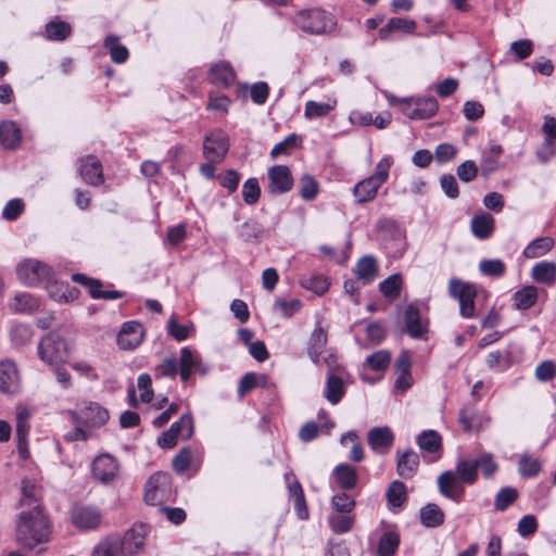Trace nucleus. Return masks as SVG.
<instances>
[{
    "instance_id": "f257e3e1",
    "label": "nucleus",
    "mask_w": 556,
    "mask_h": 556,
    "mask_svg": "<svg viewBox=\"0 0 556 556\" xmlns=\"http://www.w3.org/2000/svg\"><path fill=\"white\" fill-rule=\"evenodd\" d=\"M51 533L50 522L40 504L20 513L16 525V540L27 548L49 541Z\"/></svg>"
},
{
    "instance_id": "f03ea898",
    "label": "nucleus",
    "mask_w": 556,
    "mask_h": 556,
    "mask_svg": "<svg viewBox=\"0 0 556 556\" xmlns=\"http://www.w3.org/2000/svg\"><path fill=\"white\" fill-rule=\"evenodd\" d=\"M295 25L304 33L324 35L332 33L337 26L336 17L321 9H305L296 13Z\"/></svg>"
},
{
    "instance_id": "7ed1b4c3",
    "label": "nucleus",
    "mask_w": 556,
    "mask_h": 556,
    "mask_svg": "<svg viewBox=\"0 0 556 556\" xmlns=\"http://www.w3.org/2000/svg\"><path fill=\"white\" fill-rule=\"evenodd\" d=\"M37 350L39 358L50 366L63 364L68 358L66 341L55 331L46 334L38 343Z\"/></svg>"
},
{
    "instance_id": "20e7f679",
    "label": "nucleus",
    "mask_w": 556,
    "mask_h": 556,
    "mask_svg": "<svg viewBox=\"0 0 556 556\" xmlns=\"http://www.w3.org/2000/svg\"><path fill=\"white\" fill-rule=\"evenodd\" d=\"M174 493L170 475L159 471L152 475L146 483L144 501L149 505H162L173 500Z\"/></svg>"
},
{
    "instance_id": "39448f33",
    "label": "nucleus",
    "mask_w": 556,
    "mask_h": 556,
    "mask_svg": "<svg viewBox=\"0 0 556 556\" xmlns=\"http://www.w3.org/2000/svg\"><path fill=\"white\" fill-rule=\"evenodd\" d=\"M54 271L48 264L35 260L26 258L16 266V276L20 281L26 286L34 287L41 282L52 280Z\"/></svg>"
},
{
    "instance_id": "423d86ee",
    "label": "nucleus",
    "mask_w": 556,
    "mask_h": 556,
    "mask_svg": "<svg viewBox=\"0 0 556 556\" xmlns=\"http://www.w3.org/2000/svg\"><path fill=\"white\" fill-rule=\"evenodd\" d=\"M74 424H84L86 428H98L103 426L110 418L109 412L96 402L84 403L80 412H70Z\"/></svg>"
},
{
    "instance_id": "0eeeda50",
    "label": "nucleus",
    "mask_w": 556,
    "mask_h": 556,
    "mask_svg": "<svg viewBox=\"0 0 556 556\" xmlns=\"http://www.w3.org/2000/svg\"><path fill=\"white\" fill-rule=\"evenodd\" d=\"M229 150L228 136L222 130H215L205 136L203 155L211 163L222 162Z\"/></svg>"
},
{
    "instance_id": "6e6552de",
    "label": "nucleus",
    "mask_w": 556,
    "mask_h": 556,
    "mask_svg": "<svg viewBox=\"0 0 556 556\" xmlns=\"http://www.w3.org/2000/svg\"><path fill=\"white\" fill-rule=\"evenodd\" d=\"M405 106L402 109L404 115L410 119H427L432 117L438 109V101L433 97L409 98L403 100Z\"/></svg>"
},
{
    "instance_id": "1a4fd4ad",
    "label": "nucleus",
    "mask_w": 556,
    "mask_h": 556,
    "mask_svg": "<svg viewBox=\"0 0 556 556\" xmlns=\"http://www.w3.org/2000/svg\"><path fill=\"white\" fill-rule=\"evenodd\" d=\"M207 371V367L202 363L199 353L185 346L180 350L179 358V376L184 382H187L191 377L192 372H199L204 375Z\"/></svg>"
},
{
    "instance_id": "9d476101",
    "label": "nucleus",
    "mask_w": 556,
    "mask_h": 556,
    "mask_svg": "<svg viewBox=\"0 0 556 556\" xmlns=\"http://www.w3.org/2000/svg\"><path fill=\"white\" fill-rule=\"evenodd\" d=\"M91 472L99 482L110 483L117 477L118 463L109 454L99 455L92 462Z\"/></svg>"
},
{
    "instance_id": "9b49d317",
    "label": "nucleus",
    "mask_w": 556,
    "mask_h": 556,
    "mask_svg": "<svg viewBox=\"0 0 556 556\" xmlns=\"http://www.w3.org/2000/svg\"><path fill=\"white\" fill-rule=\"evenodd\" d=\"M269 191L271 193H286L293 187L291 170L286 165H275L268 169Z\"/></svg>"
},
{
    "instance_id": "f8f14e48",
    "label": "nucleus",
    "mask_w": 556,
    "mask_h": 556,
    "mask_svg": "<svg viewBox=\"0 0 556 556\" xmlns=\"http://www.w3.org/2000/svg\"><path fill=\"white\" fill-rule=\"evenodd\" d=\"M143 334V327L140 323L127 321L118 332L117 344L122 350H134L142 342Z\"/></svg>"
},
{
    "instance_id": "ddd939ff",
    "label": "nucleus",
    "mask_w": 556,
    "mask_h": 556,
    "mask_svg": "<svg viewBox=\"0 0 556 556\" xmlns=\"http://www.w3.org/2000/svg\"><path fill=\"white\" fill-rule=\"evenodd\" d=\"M236 72L227 61H219L213 64L208 71V81L220 88H229L236 81Z\"/></svg>"
},
{
    "instance_id": "4468645a",
    "label": "nucleus",
    "mask_w": 556,
    "mask_h": 556,
    "mask_svg": "<svg viewBox=\"0 0 556 556\" xmlns=\"http://www.w3.org/2000/svg\"><path fill=\"white\" fill-rule=\"evenodd\" d=\"M72 520L75 527L91 530L100 525L101 514L94 507L76 505L72 509Z\"/></svg>"
},
{
    "instance_id": "2eb2a0df",
    "label": "nucleus",
    "mask_w": 556,
    "mask_h": 556,
    "mask_svg": "<svg viewBox=\"0 0 556 556\" xmlns=\"http://www.w3.org/2000/svg\"><path fill=\"white\" fill-rule=\"evenodd\" d=\"M405 329L413 339H426L428 323L420 317L419 309L409 304L404 314Z\"/></svg>"
},
{
    "instance_id": "dca6fc26",
    "label": "nucleus",
    "mask_w": 556,
    "mask_h": 556,
    "mask_svg": "<svg viewBox=\"0 0 556 556\" xmlns=\"http://www.w3.org/2000/svg\"><path fill=\"white\" fill-rule=\"evenodd\" d=\"M542 130L545 135V139L542 144V149L538 152L540 160L546 162L553 156H556V118L546 116Z\"/></svg>"
},
{
    "instance_id": "f3484780",
    "label": "nucleus",
    "mask_w": 556,
    "mask_h": 556,
    "mask_svg": "<svg viewBox=\"0 0 556 556\" xmlns=\"http://www.w3.org/2000/svg\"><path fill=\"white\" fill-rule=\"evenodd\" d=\"M368 445L374 452L387 453L394 442V434L389 427H375L367 434Z\"/></svg>"
},
{
    "instance_id": "a211bd4d",
    "label": "nucleus",
    "mask_w": 556,
    "mask_h": 556,
    "mask_svg": "<svg viewBox=\"0 0 556 556\" xmlns=\"http://www.w3.org/2000/svg\"><path fill=\"white\" fill-rule=\"evenodd\" d=\"M79 175L89 185L98 186L103 182L102 165L98 159L88 155L80 160Z\"/></svg>"
},
{
    "instance_id": "6ab92c4d",
    "label": "nucleus",
    "mask_w": 556,
    "mask_h": 556,
    "mask_svg": "<svg viewBox=\"0 0 556 556\" xmlns=\"http://www.w3.org/2000/svg\"><path fill=\"white\" fill-rule=\"evenodd\" d=\"M438 488L440 493L455 503H459L464 497V489L457 486L456 476L452 471H444L438 478Z\"/></svg>"
},
{
    "instance_id": "aec40b11",
    "label": "nucleus",
    "mask_w": 556,
    "mask_h": 556,
    "mask_svg": "<svg viewBox=\"0 0 556 556\" xmlns=\"http://www.w3.org/2000/svg\"><path fill=\"white\" fill-rule=\"evenodd\" d=\"M20 389V376L12 362L0 363V391L14 394Z\"/></svg>"
},
{
    "instance_id": "412c9836",
    "label": "nucleus",
    "mask_w": 556,
    "mask_h": 556,
    "mask_svg": "<svg viewBox=\"0 0 556 556\" xmlns=\"http://www.w3.org/2000/svg\"><path fill=\"white\" fill-rule=\"evenodd\" d=\"M147 529L143 525L134 526L129 529L121 541L123 542V552L132 555L140 551L144 545Z\"/></svg>"
},
{
    "instance_id": "4be33fe9",
    "label": "nucleus",
    "mask_w": 556,
    "mask_h": 556,
    "mask_svg": "<svg viewBox=\"0 0 556 556\" xmlns=\"http://www.w3.org/2000/svg\"><path fill=\"white\" fill-rule=\"evenodd\" d=\"M419 467V456L416 452L407 450L403 453L397 452L396 471L404 479L413 478Z\"/></svg>"
},
{
    "instance_id": "5701e85b",
    "label": "nucleus",
    "mask_w": 556,
    "mask_h": 556,
    "mask_svg": "<svg viewBox=\"0 0 556 556\" xmlns=\"http://www.w3.org/2000/svg\"><path fill=\"white\" fill-rule=\"evenodd\" d=\"M336 484L342 490H352L358 482L356 469L348 464H340L332 470Z\"/></svg>"
},
{
    "instance_id": "b1692460",
    "label": "nucleus",
    "mask_w": 556,
    "mask_h": 556,
    "mask_svg": "<svg viewBox=\"0 0 556 556\" xmlns=\"http://www.w3.org/2000/svg\"><path fill=\"white\" fill-rule=\"evenodd\" d=\"M470 229L476 238L480 240L488 239L494 231L493 216L488 213L475 215L470 222Z\"/></svg>"
},
{
    "instance_id": "393cba45",
    "label": "nucleus",
    "mask_w": 556,
    "mask_h": 556,
    "mask_svg": "<svg viewBox=\"0 0 556 556\" xmlns=\"http://www.w3.org/2000/svg\"><path fill=\"white\" fill-rule=\"evenodd\" d=\"M9 307L16 314H31L38 309L39 302L30 293L20 292L12 298Z\"/></svg>"
},
{
    "instance_id": "a878e982",
    "label": "nucleus",
    "mask_w": 556,
    "mask_h": 556,
    "mask_svg": "<svg viewBox=\"0 0 556 556\" xmlns=\"http://www.w3.org/2000/svg\"><path fill=\"white\" fill-rule=\"evenodd\" d=\"M104 48L109 51L112 62L116 64L125 63L129 58V51L126 46L121 43V39L116 35H108L103 42Z\"/></svg>"
},
{
    "instance_id": "bb28decb",
    "label": "nucleus",
    "mask_w": 556,
    "mask_h": 556,
    "mask_svg": "<svg viewBox=\"0 0 556 556\" xmlns=\"http://www.w3.org/2000/svg\"><path fill=\"white\" fill-rule=\"evenodd\" d=\"M410 362L407 353H402L395 364V370L397 374V378L395 380V388L402 391L407 390L412 386V375H410Z\"/></svg>"
},
{
    "instance_id": "cd10ccee",
    "label": "nucleus",
    "mask_w": 556,
    "mask_h": 556,
    "mask_svg": "<svg viewBox=\"0 0 556 556\" xmlns=\"http://www.w3.org/2000/svg\"><path fill=\"white\" fill-rule=\"evenodd\" d=\"M22 139L21 129L12 121H3L0 123V144L5 148H15Z\"/></svg>"
},
{
    "instance_id": "c85d7f7f",
    "label": "nucleus",
    "mask_w": 556,
    "mask_h": 556,
    "mask_svg": "<svg viewBox=\"0 0 556 556\" xmlns=\"http://www.w3.org/2000/svg\"><path fill=\"white\" fill-rule=\"evenodd\" d=\"M123 552V542L118 535H109L93 548L91 556H118Z\"/></svg>"
},
{
    "instance_id": "c756f323",
    "label": "nucleus",
    "mask_w": 556,
    "mask_h": 556,
    "mask_svg": "<svg viewBox=\"0 0 556 556\" xmlns=\"http://www.w3.org/2000/svg\"><path fill=\"white\" fill-rule=\"evenodd\" d=\"M417 24L413 20L392 17L389 20L386 26L379 29V36L381 39H387L390 33L397 30L406 34H412L414 33Z\"/></svg>"
},
{
    "instance_id": "7c9ffc66",
    "label": "nucleus",
    "mask_w": 556,
    "mask_h": 556,
    "mask_svg": "<svg viewBox=\"0 0 556 556\" xmlns=\"http://www.w3.org/2000/svg\"><path fill=\"white\" fill-rule=\"evenodd\" d=\"M380 187V184H378L371 177H368L354 186L353 194L355 195L358 203H366L376 197Z\"/></svg>"
},
{
    "instance_id": "2f4dec72",
    "label": "nucleus",
    "mask_w": 556,
    "mask_h": 556,
    "mask_svg": "<svg viewBox=\"0 0 556 556\" xmlns=\"http://www.w3.org/2000/svg\"><path fill=\"white\" fill-rule=\"evenodd\" d=\"M531 276L535 281L551 286L556 280V265L553 262H539L533 266Z\"/></svg>"
},
{
    "instance_id": "473e14b6",
    "label": "nucleus",
    "mask_w": 556,
    "mask_h": 556,
    "mask_svg": "<svg viewBox=\"0 0 556 556\" xmlns=\"http://www.w3.org/2000/svg\"><path fill=\"white\" fill-rule=\"evenodd\" d=\"M345 393L343 380L334 375L329 374L325 387V397L332 405L338 404Z\"/></svg>"
},
{
    "instance_id": "72a5a7b5",
    "label": "nucleus",
    "mask_w": 556,
    "mask_h": 556,
    "mask_svg": "<svg viewBox=\"0 0 556 556\" xmlns=\"http://www.w3.org/2000/svg\"><path fill=\"white\" fill-rule=\"evenodd\" d=\"M554 247V240L551 237H540L532 240L523 250L522 254L527 258H538L545 255Z\"/></svg>"
},
{
    "instance_id": "f704fd0d",
    "label": "nucleus",
    "mask_w": 556,
    "mask_h": 556,
    "mask_svg": "<svg viewBox=\"0 0 556 556\" xmlns=\"http://www.w3.org/2000/svg\"><path fill=\"white\" fill-rule=\"evenodd\" d=\"M421 523L428 528H437L444 522V513L437 505L429 503L420 509Z\"/></svg>"
},
{
    "instance_id": "c9c22d12",
    "label": "nucleus",
    "mask_w": 556,
    "mask_h": 556,
    "mask_svg": "<svg viewBox=\"0 0 556 556\" xmlns=\"http://www.w3.org/2000/svg\"><path fill=\"white\" fill-rule=\"evenodd\" d=\"M538 300V289L534 286H526L514 293V305L517 309H529Z\"/></svg>"
},
{
    "instance_id": "e433bc0d",
    "label": "nucleus",
    "mask_w": 556,
    "mask_h": 556,
    "mask_svg": "<svg viewBox=\"0 0 556 556\" xmlns=\"http://www.w3.org/2000/svg\"><path fill=\"white\" fill-rule=\"evenodd\" d=\"M326 344L327 333L325 332L320 325H317V327L312 332L308 346V355L315 364L318 363L319 355L323 352Z\"/></svg>"
},
{
    "instance_id": "4c0bfd02",
    "label": "nucleus",
    "mask_w": 556,
    "mask_h": 556,
    "mask_svg": "<svg viewBox=\"0 0 556 556\" xmlns=\"http://www.w3.org/2000/svg\"><path fill=\"white\" fill-rule=\"evenodd\" d=\"M300 285L302 288L312 291L317 295H323L328 291L330 282L326 276L315 274L302 277Z\"/></svg>"
},
{
    "instance_id": "58836bf2",
    "label": "nucleus",
    "mask_w": 556,
    "mask_h": 556,
    "mask_svg": "<svg viewBox=\"0 0 556 556\" xmlns=\"http://www.w3.org/2000/svg\"><path fill=\"white\" fill-rule=\"evenodd\" d=\"M336 100H331L328 102H316L309 100L305 103L304 116L307 119H312L315 117H325L336 108Z\"/></svg>"
},
{
    "instance_id": "ea45409f",
    "label": "nucleus",
    "mask_w": 556,
    "mask_h": 556,
    "mask_svg": "<svg viewBox=\"0 0 556 556\" xmlns=\"http://www.w3.org/2000/svg\"><path fill=\"white\" fill-rule=\"evenodd\" d=\"M417 444L426 453H437L441 450V437L434 430H425L417 437Z\"/></svg>"
},
{
    "instance_id": "a19ab883",
    "label": "nucleus",
    "mask_w": 556,
    "mask_h": 556,
    "mask_svg": "<svg viewBox=\"0 0 556 556\" xmlns=\"http://www.w3.org/2000/svg\"><path fill=\"white\" fill-rule=\"evenodd\" d=\"M356 274L364 283L372 281L377 276L376 260L370 255L363 256L357 262Z\"/></svg>"
},
{
    "instance_id": "79ce46f5",
    "label": "nucleus",
    "mask_w": 556,
    "mask_h": 556,
    "mask_svg": "<svg viewBox=\"0 0 556 556\" xmlns=\"http://www.w3.org/2000/svg\"><path fill=\"white\" fill-rule=\"evenodd\" d=\"M386 496L392 507H401L407 500L405 484L399 480L392 481L387 490Z\"/></svg>"
},
{
    "instance_id": "37998d69",
    "label": "nucleus",
    "mask_w": 556,
    "mask_h": 556,
    "mask_svg": "<svg viewBox=\"0 0 556 556\" xmlns=\"http://www.w3.org/2000/svg\"><path fill=\"white\" fill-rule=\"evenodd\" d=\"M354 516L346 513H336L329 516L328 522L334 533L349 532L354 523Z\"/></svg>"
},
{
    "instance_id": "c03bdc74",
    "label": "nucleus",
    "mask_w": 556,
    "mask_h": 556,
    "mask_svg": "<svg viewBox=\"0 0 556 556\" xmlns=\"http://www.w3.org/2000/svg\"><path fill=\"white\" fill-rule=\"evenodd\" d=\"M391 363V354L387 350H379L368 355L364 362V367L375 371H384Z\"/></svg>"
},
{
    "instance_id": "a18cd8bd",
    "label": "nucleus",
    "mask_w": 556,
    "mask_h": 556,
    "mask_svg": "<svg viewBox=\"0 0 556 556\" xmlns=\"http://www.w3.org/2000/svg\"><path fill=\"white\" fill-rule=\"evenodd\" d=\"M39 488L37 484L28 479L22 481V497H21V506H28L29 509L33 508L38 502Z\"/></svg>"
},
{
    "instance_id": "49530a36",
    "label": "nucleus",
    "mask_w": 556,
    "mask_h": 556,
    "mask_svg": "<svg viewBox=\"0 0 556 556\" xmlns=\"http://www.w3.org/2000/svg\"><path fill=\"white\" fill-rule=\"evenodd\" d=\"M173 433L181 440H189L193 433V418L190 414H185L178 421H175L170 428Z\"/></svg>"
},
{
    "instance_id": "de8ad7c7",
    "label": "nucleus",
    "mask_w": 556,
    "mask_h": 556,
    "mask_svg": "<svg viewBox=\"0 0 556 556\" xmlns=\"http://www.w3.org/2000/svg\"><path fill=\"white\" fill-rule=\"evenodd\" d=\"M456 473L464 483L473 484L478 478L477 464L475 460L468 462L460 459L456 465Z\"/></svg>"
},
{
    "instance_id": "09e8293b",
    "label": "nucleus",
    "mask_w": 556,
    "mask_h": 556,
    "mask_svg": "<svg viewBox=\"0 0 556 556\" xmlns=\"http://www.w3.org/2000/svg\"><path fill=\"white\" fill-rule=\"evenodd\" d=\"M485 363L490 369L503 371L510 366V354L508 351H492L486 355Z\"/></svg>"
},
{
    "instance_id": "8fccbe9b",
    "label": "nucleus",
    "mask_w": 556,
    "mask_h": 556,
    "mask_svg": "<svg viewBox=\"0 0 556 556\" xmlns=\"http://www.w3.org/2000/svg\"><path fill=\"white\" fill-rule=\"evenodd\" d=\"M400 538L395 532L389 531L380 538L378 553L379 556H393L399 547Z\"/></svg>"
},
{
    "instance_id": "3c124183",
    "label": "nucleus",
    "mask_w": 556,
    "mask_h": 556,
    "mask_svg": "<svg viewBox=\"0 0 556 556\" xmlns=\"http://www.w3.org/2000/svg\"><path fill=\"white\" fill-rule=\"evenodd\" d=\"M71 25L63 21H51L46 26L47 37L50 40H64L71 35Z\"/></svg>"
},
{
    "instance_id": "603ef678",
    "label": "nucleus",
    "mask_w": 556,
    "mask_h": 556,
    "mask_svg": "<svg viewBox=\"0 0 556 556\" xmlns=\"http://www.w3.org/2000/svg\"><path fill=\"white\" fill-rule=\"evenodd\" d=\"M448 292L457 301L468 296H476V290L472 286L456 278L450 280Z\"/></svg>"
},
{
    "instance_id": "864d4df0",
    "label": "nucleus",
    "mask_w": 556,
    "mask_h": 556,
    "mask_svg": "<svg viewBox=\"0 0 556 556\" xmlns=\"http://www.w3.org/2000/svg\"><path fill=\"white\" fill-rule=\"evenodd\" d=\"M402 287V277L399 274H393L380 282L379 289L381 293L390 299H395L400 294Z\"/></svg>"
},
{
    "instance_id": "5fc2aeb1",
    "label": "nucleus",
    "mask_w": 556,
    "mask_h": 556,
    "mask_svg": "<svg viewBox=\"0 0 556 556\" xmlns=\"http://www.w3.org/2000/svg\"><path fill=\"white\" fill-rule=\"evenodd\" d=\"M518 498V491L515 488L506 486L501 489L496 496L494 506L495 509L504 511L509 505H511Z\"/></svg>"
},
{
    "instance_id": "6e6d98bb",
    "label": "nucleus",
    "mask_w": 556,
    "mask_h": 556,
    "mask_svg": "<svg viewBox=\"0 0 556 556\" xmlns=\"http://www.w3.org/2000/svg\"><path fill=\"white\" fill-rule=\"evenodd\" d=\"M541 469V464L538 459L529 456L522 455L519 459L518 464V472L526 478L535 477Z\"/></svg>"
},
{
    "instance_id": "4d7b16f0",
    "label": "nucleus",
    "mask_w": 556,
    "mask_h": 556,
    "mask_svg": "<svg viewBox=\"0 0 556 556\" xmlns=\"http://www.w3.org/2000/svg\"><path fill=\"white\" fill-rule=\"evenodd\" d=\"M505 264L498 258L482 260L479 269L484 276L501 277L505 273Z\"/></svg>"
},
{
    "instance_id": "13d9d810",
    "label": "nucleus",
    "mask_w": 556,
    "mask_h": 556,
    "mask_svg": "<svg viewBox=\"0 0 556 556\" xmlns=\"http://www.w3.org/2000/svg\"><path fill=\"white\" fill-rule=\"evenodd\" d=\"M261 195V189L256 178H249L242 186V198L248 205L255 204Z\"/></svg>"
},
{
    "instance_id": "bf43d9fd",
    "label": "nucleus",
    "mask_w": 556,
    "mask_h": 556,
    "mask_svg": "<svg viewBox=\"0 0 556 556\" xmlns=\"http://www.w3.org/2000/svg\"><path fill=\"white\" fill-rule=\"evenodd\" d=\"M331 505L336 513L351 514L355 508V500L346 493H337L331 497Z\"/></svg>"
},
{
    "instance_id": "052dcab7",
    "label": "nucleus",
    "mask_w": 556,
    "mask_h": 556,
    "mask_svg": "<svg viewBox=\"0 0 556 556\" xmlns=\"http://www.w3.org/2000/svg\"><path fill=\"white\" fill-rule=\"evenodd\" d=\"M154 370L155 378L166 377L175 379L177 374H179V363L174 357L165 358Z\"/></svg>"
},
{
    "instance_id": "680f3d73",
    "label": "nucleus",
    "mask_w": 556,
    "mask_h": 556,
    "mask_svg": "<svg viewBox=\"0 0 556 556\" xmlns=\"http://www.w3.org/2000/svg\"><path fill=\"white\" fill-rule=\"evenodd\" d=\"M318 192L317 181L309 175H304L300 181V195L303 200L311 201Z\"/></svg>"
},
{
    "instance_id": "e2e57ef3",
    "label": "nucleus",
    "mask_w": 556,
    "mask_h": 556,
    "mask_svg": "<svg viewBox=\"0 0 556 556\" xmlns=\"http://www.w3.org/2000/svg\"><path fill=\"white\" fill-rule=\"evenodd\" d=\"M262 233V227L254 220L244 222L238 227V235L244 241H253L258 239Z\"/></svg>"
},
{
    "instance_id": "0e129e2a",
    "label": "nucleus",
    "mask_w": 556,
    "mask_h": 556,
    "mask_svg": "<svg viewBox=\"0 0 556 556\" xmlns=\"http://www.w3.org/2000/svg\"><path fill=\"white\" fill-rule=\"evenodd\" d=\"M274 307L281 316L290 317L300 311L301 302L298 299H292L290 301L278 299L276 300Z\"/></svg>"
},
{
    "instance_id": "69168bd1",
    "label": "nucleus",
    "mask_w": 556,
    "mask_h": 556,
    "mask_svg": "<svg viewBox=\"0 0 556 556\" xmlns=\"http://www.w3.org/2000/svg\"><path fill=\"white\" fill-rule=\"evenodd\" d=\"M230 105V99L225 94H218L215 92L208 93V101L206 104V110L208 111H217V112H227Z\"/></svg>"
},
{
    "instance_id": "338daca9",
    "label": "nucleus",
    "mask_w": 556,
    "mask_h": 556,
    "mask_svg": "<svg viewBox=\"0 0 556 556\" xmlns=\"http://www.w3.org/2000/svg\"><path fill=\"white\" fill-rule=\"evenodd\" d=\"M33 329L28 325L18 324L11 330L12 340L21 345L28 343L33 339Z\"/></svg>"
},
{
    "instance_id": "774afa93",
    "label": "nucleus",
    "mask_w": 556,
    "mask_h": 556,
    "mask_svg": "<svg viewBox=\"0 0 556 556\" xmlns=\"http://www.w3.org/2000/svg\"><path fill=\"white\" fill-rule=\"evenodd\" d=\"M458 178L464 182L472 181L478 175V166L473 161H465L456 169Z\"/></svg>"
}]
</instances>
